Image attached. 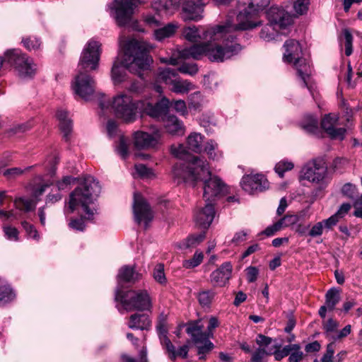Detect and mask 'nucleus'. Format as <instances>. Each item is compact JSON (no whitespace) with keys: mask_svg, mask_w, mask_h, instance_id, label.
<instances>
[{"mask_svg":"<svg viewBox=\"0 0 362 362\" xmlns=\"http://www.w3.org/2000/svg\"><path fill=\"white\" fill-rule=\"evenodd\" d=\"M100 189L99 182L93 177L87 175L79 186L70 194L69 202L70 212L81 209L83 213L81 218L71 220L69 225L71 228L82 231L85 228L83 219H93L96 210L91 206L100 193Z\"/></svg>","mask_w":362,"mask_h":362,"instance_id":"obj_4","label":"nucleus"},{"mask_svg":"<svg viewBox=\"0 0 362 362\" xmlns=\"http://www.w3.org/2000/svg\"><path fill=\"white\" fill-rule=\"evenodd\" d=\"M215 215L214 204L206 202L205 206L197 211L194 214V220L197 224L207 228L212 223Z\"/></svg>","mask_w":362,"mask_h":362,"instance_id":"obj_22","label":"nucleus"},{"mask_svg":"<svg viewBox=\"0 0 362 362\" xmlns=\"http://www.w3.org/2000/svg\"><path fill=\"white\" fill-rule=\"evenodd\" d=\"M135 170L141 177H151L153 175L151 170L143 164L135 165Z\"/></svg>","mask_w":362,"mask_h":362,"instance_id":"obj_56","label":"nucleus"},{"mask_svg":"<svg viewBox=\"0 0 362 362\" xmlns=\"http://www.w3.org/2000/svg\"><path fill=\"white\" fill-rule=\"evenodd\" d=\"M241 186L246 192L254 194L267 189L269 182L262 174L246 175L242 178Z\"/></svg>","mask_w":362,"mask_h":362,"instance_id":"obj_17","label":"nucleus"},{"mask_svg":"<svg viewBox=\"0 0 362 362\" xmlns=\"http://www.w3.org/2000/svg\"><path fill=\"white\" fill-rule=\"evenodd\" d=\"M298 221V216L294 214H287L276 221L279 228L281 230L291 226Z\"/></svg>","mask_w":362,"mask_h":362,"instance_id":"obj_39","label":"nucleus"},{"mask_svg":"<svg viewBox=\"0 0 362 362\" xmlns=\"http://www.w3.org/2000/svg\"><path fill=\"white\" fill-rule=\"evenodd\" d=\"M173 105L175 110L181 115H185L187 114L186 103L184 100H175L173 103Z\"/></svg>","mask_w":362,"mask_h":362,"instance_id":"obj_59","label":"nucleus"},{"mask_svg":"<svg viewBox=\"0 0 362 362\" xmlns=\"http://www.w3.org/2000/svg\"><path fill=\"white\" fill-rule=\"evenodd\" d=\"M334 354V344L330 343L327 346L326 353L322 356V362H332V358Z\"/></svg>","mask_w":362,"mask_h":362,"instance_id":"obj_61","label":"nucleus"},{"mask_svg":"<svg viewBox=\"0 0 362 362\" xmlns=\"http://www.w3.org/2000/svg\"><path fill=\"white\" fill-rule=\"evenodd\" d=\"M15 298V294L7 284L0 291V306L11 301Z\"/></svg>","mask_w":362,"mask_h":362,"instance_id":"obj_44","label":"nucleus"},{"mask_svg":"<svg viewBox=\"0 0 362 362\" xmlns=\"http://www.w3.org/2000/svg\"><path fill=\"white\" fill-rule=\"evenodd\" d=\"M133 210L135 221L138 223L144 222L146 228L152 221L153 214L146 201L137 192L134 194Z\"/></svg>","mask_w":362,"mask_h":362,"instance_id":"obj_15","label":"nucleus"},{"mask_svg":"<svg viewBox=\"0 0 362 362\" xmlns=\"http://www.w3.org/2000/svg\"><path fill=\"white\" fill-rule=\"evenodd\" d=\"M75 179L71 176H65L61 181H59L57 184L58 190H64L70 185Z\"/></svg>","mask_w":362,"mask_h":362,"instance_id":"obj_64","label":"nucleus"},{"mask_svg":"<svg viewBox=\"0 0 362 362\" xmlns=\"http://www.w3.org/2000/svg\"><path fill=\"white\" fill-rule=\"evenodd\" d=\"M30 168L31 167H28L25 169H21L20 168H13L5 170L4 175L8 178H16Z\"/></svg>","mask_w":362,"mask_h":362,"instance_id":"obj_55","label":"nucleus"},{"mask_svg":"<svg viewBox=\"0 0 362 362\" xmlns=\"http://www.w3.org/2000/svg\"><path fill=\"white\" fill-rule=\"evenodd\" d=\"M327 167L321 159H313L308 162L301 169L300 179L314 185H323L326 183Z\"/></svg>","mask_w":362,"mask_h":362,"instance_id":"obj_13","label":"nucleus"},{"mask_svg":"<svg viewBox=\"0 0 362 362\" xmlns=\"http://www.w3.org/2000/svg\"><path fill=\"white\" fill-rule=\"evenodd\" d=\"M164 127L167 132L172 135L180 136L184 134L185 126L178 118L174 115H168L163 119Z\"/></svg>","mask_w":362,"mask_h":362,"instance_id":"obj_25","label":"nucleus"},{"mask_svg":"<svg viewBox=\"0 0 362 362\" xmlns=\"http://www.w3.org/2000/svg\"><path fill=\"white\" fill-rule=\"evenodd\" d=\"M115 300L119 301L127 311L150 310L152 307L151 298L146 290H130L123 293L120 288H117Z\"/></svg>","mask_w":362,"mask_h":362,"instance_id":"obj_10","label":"nucleus"},{"mask_svg":"<svg viewBox=\"0 0 362 362\" xmlns=\"http://www.w3.org/2000/svg\"><path fill=\"white\" fill-rule=\"evenodd\" d=\"M310 0H293V9L298 15H303L308 11Z\"/></svg>","mask_w":362,"mask_h":362,"instance_id":"obj_48","label":"nucleus"},{"mask_svg":"<svg viewBox=\"0 0 362 362\" xmlns=\"http://www.w3.org/2000/svg\"><path fill=\"white\" fill-rule=\"evenodd\" d=\"M171 153L176 158L184 160L185 161L182 163H177L174 165L173 169V174L174 175L175 168L178 166L180 168H183L184 170L182 171V175H187L189 172V168L187 165H190L194 159L197 160H203L201 158L197 156H192L188 153L186 148L183 144H173L170 147Z\"/></svg>","mask_w":362,"mask_h":362,"instance_id":"obj_19","label":"nucleus"},{"mask_svg":"<svg viewBox=\"0 0 362 362\" xmlns=\"http://www.w3.org/2000/svg\"><path fill=\"white\" fill-rule=\"evenodd\" d=\"M180 3V0H157L153 3L152 7L155 11L170 16L178 9Z\"/></svg>","mask_w":362,"mask_h":362,"instance_id":"obj_24","label":"nucleus"},{"mask_svg":"<svg viewBox=\"0 0 362 362\" xmlns=\"http://www.w3.org/2000/svg\"><path fill=\"white\" fill-rule=\"evenodd\" d=\"M344 35L345 38V54L346 56H350L353 52V36L347 29L344 30Z\"/></svg>","mask_w":362,"mask_h":362,"instance_id":"obj_54","label":"nucleus"},{"mask_svg":"<svg viewBox=\"0 0 362 362\" xmlns=\"http://www.w3.org/2000/svg\"><path fill=\"white\" fill-rule=\"evenodd\" d=\"M294 165L292 162L288 161L287 160H282L276 163L275 166L276 173L282 177L284 176V173L286 171L291 170L293 168Z\"/></svg>","mask_w":362,"mask_h":362,"instance_id":"obj_46","label":"nucleus"},{"mask_svg":"<svg viewBox=\"0 0 362 362\" xmlns=\"http://www.w3.org/2000/svg\"><path fill=\"white\" fill-rule=\"evenodd\" d=\"M155 15L146 14L144 16V21L147 25L151 28L158 27L161 25V16H164L161 12L156 11Z\"/></svg>","mask_w":362,"mask_h":362,"instance_id":"obj_40","label":"nucleus"},{"mask_svg":"<svg viewBox=\"0 0 362 362\" xmlns=\"http://www.w3.org/2000/svg\"><path fill=\"white\" fill-rule=\"evenodd\" d=\"M117 153L123 158L125 159L129 154V144L128 140L124 136L119 137V144L116 147Z\"/></svg>","mask_w":362,"mask_h":362,"instance_id":"obj_45","label":"nucleus"},{"mask_svg":"<svg viewBox=\"0 0 362 362\" xmlns=\"http://www.w3.org/2000/svg\"><path fill=\"white\" fill-rule=\"evenodd\" d=\"M5 62L9 64L21 78L33 77L37 71V65L33 59L18 49H8L4 53Z\"/></svg>","mask_w":362,"mask_h":362,"instance_id":"obj_11","label":"nucleus"},{"mask_svg":"<svg viewBox=\"0 0 362 362\" xmlns=\"http://www.w3.org/2000/svg\"><path fill=\"white\" fill-rule=\"evenodd\" d=\"M160 342L161 344L165 347V349L168 352L170 358L171 359H175V354L176 352V350L173 344L171 343L170 340L167 337V335H163V337L160 338Z\"/></svg>","mask_w":362,"mask_h":362,"instance_id":"obj_51","label":"nucleus"},{"mask_svg":"<svg viewBox=\"0 0 362 362\" xmlns=\"http://www.w3.org/2000/svg\"><path fill=\"white\" fill-rule=\"evenodd\" d=\"M203 325H199V322L197 321L189 325L186 329L198 349L197 353L200 360H204L205 354L214 348L213 343L209 339L210 337L203 332Z\"/></svg>","mask_w":362,"mask_h":362,"instance_id":"obj_14","label":"nucleus"},{"mask_svg":"<svg viewBox=\"0 0 362 362\" xmlns=\"http://www.w3.org/2000/svg\"><path fill=\"white\" fill-rule=\"evenodd\" d=\"M177 76L178 75L176 70L167 68L159 71L156 81L157 82H163L172 86Z\"/></svg>","mask_w":362,"mask_h":362,"instance_id":"obj_31","label":"nucleus"},{"mask_svg":"<svg viewBox=\"0 0 362 362\" xmlns=\"http://www.w3.org/2000/svg\"><path fill=\"white\" fill-rule=\"evenodd\" d=\"M232 265L230 262L223 263L210 275V282L214 286H223L231 276Z\"/></svg>","mask_w":362,"mask_h":362,"instance_id":"obj_21","label":"nucleus"},{"mask_svg":"<svg viewBox=\"0 0 362 362\" xmlns=\"http://www.w3.org/2000/svg\"><path fill=\"white\" fill-rule=\"evenodd\" d=\"M194 88L195 86L192 83L177 76L172 85L171 90L175 93L185 94Z\"/></svg>","mask_w":362,"mask_h":362,"instance_id":"obj_29","label":"nucleus"},{"mask_svg":"<svg viewBox=\"0 0 362 362\" xmlns=\"http://www.w3.org/2000/svg\"><path fill=\"white\" fill-rule=\"evenodd\" d=\"M178 71L185 74L194 76L197 73L198 68L195 63H184L179 66Z\"/></svg>","mask_w":362,"mask_h":362,"instance_id":"obj_50","label":"nucleus"},{"mask_svg":"<svg viewBox=\"0 0 362 362\" xmlns=\"http://www.w3.org/2000/svg\"><path fill=\"white\" fill-rule=\"evenodd\" d=\"M218 145L214 141H210L206 144L204 151L208 155L209 158L213 160H218L221 157V152H216Z\"/></svg>","mask_w":362,"mask_h":362,"instance_id":"obj_41","label":"nucleus"},{"mask_svg":"<svg viewBox=\"0 0 362 362\" xmlns=\"http://www.w3.org/2000/svg\"><path fill=\"white\" fill-rule=\"evenodd\" d=\"M216 293L212 290H202L197 293V298L202 307H209L213 302Z\"/></svg>","mask_w":362,"mask_h":362,"instance_id":"obj_35","label":"nucleus"},{"mask_svg":"<svg viewBox=\"0 0 362 362\" xmlns=\"http://www.w3.org/2000/svg\"><path fill=\"white\" fill-rule=\"evenodd\" d=\"M170 101L166 98H163L154 105L150 103L142 102L141 109L147 115L154 118H161L163 120L169 109Z\"/></svg>","mask_w":362,"mask_h":362,"instance_id":"obj_20","label":"nucleus"},{"mask_svg":"<svg viewBox=\"0 0 362 362\" xmlns=\"http://www.w3.org/2000/svg\"><path fill=\"white\" fill-rule=\"evenodd\" d=\"M203 6L187 0L182 4V16L184 21H198L203 18Z\"/></svg>","mask_w":362,"mask_h":362,"instance_id":"obj_23","label":"nucleus"},{"mask_svg":"<svg viewBox=\"0 0 362 362\" xmlns=\"http://www.w3.org/2000/svg\"><path fill=\"white\" fill-rule=\"evenodd\" d=\"M202 142V136L196 132L191 133L187 139L188 148L195 153L201 152Z\"/></svg>","mask_w":362,"mask_h":362,"instance_id":"obj_32","label":"nucleus"},{"mask_svg":"<svg viewBox=\"0 0 362 362\" xmlns=\"http://www.w3.org/2000/svg\"><path fill=\"white\" fill-rule=\"evenodd\" d=\"M273 349H264L263 347L257 348L252 354L251 362H267V357L272 355Z\"/></svg>","mask_w":362,"mask_h":362,"instance_id":"obj_38","label":"nucleus"},{"mask_svg":"<svg viewBox=\"0 0 362 362\" xmlns=\"http://www.w3.org/2000/svg\"><path fill=\"white\" fill-rule=\"evenodd\" d=\"M21 224H22L23 229L26 232L27 235L29 238H31L35 240H39L40 235H39L37 230H36L35 227L33 225L29 223L28 222H27L25 221H23L21 223Z\"/></svg>","mask_w":362,"mask_h":362,"instance_id":"obj_49","label":"nucleus"},{"mask_svg":"<svg viewBox=\"0 0 362 362\" xmlns=\"http://www.w3.org/2000/svg\"><path fill=\"white\" fill-rule=\"evenodd\" d=\"M189 172L187 175H182L183 168L177 166L174 170V179L177 183L185 182L194 186L199 180L204 182L203 197L205 202L213 203L216 197L223 194L226 191V185L216 176H211L209 170L208 163L205 160L194 159L193 162L187 165Z\"/></svg>","mask_w":362,"mask_h":362,"instance_id":"obj_5","label":"nucleus"},{"mask_svg":"<svg viewBox=\"0 0 362 362\" xmlns=\"http://www.w3.org/2000/svg\"><path fill=\"white\" fill-rule=\"evenodd\" d=\"M204 258V255L202 252L197 251L192 258L185 260L183 262V267L186 269H192L199 265Z\"/></svg>","mask_w":362,"mask_h":362,"instance_id":"obj_42","label":"nucleus"},{"mask_svg":"<svg viewBox=\"0 0 362 362\" xmlns=\"http://www.w3.org/2000/svg\"><path fill=\"white\" fill-rule=\"evenodd\" d=\"M143 3V0H114L109 5L110 15L115 18L119 26H127L134 30L142 31L139 22L132 16L138 5Z\"/></svg>","mask_w":362,"mask_h":362,"instance_id":"obj_9","label":"nucleus"},{"mask_svg":"<svg viewBox=\"0 0 362 362\" xmlns=\"http://www.w3.org/2000/svg\"><path fill=\"white\" fill-rule=\"evenodd\" d=\"M273 339L271 337H266L263 334H258L256 338V343L259 347H263L264 349H274V346H269Z\"/></svg>","mask_w":362,"mask_h":362,"instance_id":"obj_52","label":"nucleus"},{"mask_svg":"<svg viewBox=\"0 0 362 362\" xmlns=\"http://www.w3.org/2000/svg\"><path fill=\"white\" fill-rule=\"evenodd\" d=\"M205 238V233L196 235H191L184 241L177 244L180 249H189L197 247Z\"/></svg>","mask_w":362,"mask_h":362,"instance_id":"obj_33","label":"nucleus"},{"mask_svg":"<svg viewBox=\"0 0 362 362\" xmlns=\"http://www.w3.org/2000/svg\"><path fill=\"white\" fill-rule=\"evenodd\" d=\"M142 101H134L132 97L126 93H119L112 98L110 107L116 117L126 122L135 120L137 109L141 108Z\"/></svg>","mask_w":362,"mask_h":362,"instance_id":"obj_12","label":"nucleus"},{"mask_svg":"<svg viewBox=\"0 0 362 362\" xmlns=\"http://www.w3.org/2000/svg\"><path fill=\"white\" fill-rule=\"evenodd\" d=\"M14 204L18 209L28 212L35 209L36 202L32 199L19 197L15 199Z\"/></svg>","mask_w":362,"mask_h":362,"instance_id":"obj_37","label":"nucleus"},{"mask_svg":"<svg viewBox=\"0 0 362 362\" xmlns=\"http://www.w3.org/2000/svg\"><path fill=\"white\" fill-rule=\"evenodd\" d=\"M338 322L332 318L328 319L323 323V329L327 332H332L338 327Z\"/></svg>","mask_w":362,"mask_h":362,"instance_id":"obj_63","label":"nucleus"},{"mask_svg":"<svg viewBox=\"0 0 362 362\" xmlns=\"http://www.w3.org/2000/svg\"><path fill=\"white\" fill-rule=\"evenodd\" d=\"M4 232L7 239L16 241L18 240V231L16 228L4 226Z\"/></svg>","mask_w":362,"mask_h":362,"instance_id":"obj_57","label":"nucleus"},{"mask_svg":"<svg viewBox=\"0 0 362 362\" xmlns=\"http://www.w3.org/2000/svg\"><path fill=\"white\" fill-rule=\"evenodd\" d=\"M300 126L302 129L310 134H316L318 131L317 119L312 115L305 116L303 119Z\"/></svg>","mask_w":362,"mask_h":362,"instance_id":"obj_34","label":"nucleus"},{"mask_svg":"<svg viewBox=\"0 0 362 362\" xmlns=\"http://www.w3.org/2000/svg\"><path fill=\"white\" fill-rule=\"evenodd\" d=\"M139 278V274L134 271V267H122L119 272L117 279L120 282H134Z\"/></svg>","mask_w":362,"mask_h":362,"instance_id":"obj_30","label":"nucleus"},{"mask_svg":"<svg viewBox=\"0 0 362 362\" xmlns=\"http://www.w3.org/2000/svg\"><path fill=\"white\" fill-rule=\"evenodd\" d=\"M24 47L29 51H36L41 46L40 39L34 37H26L23 40Z\"/></svg>","mask_w":362,"mask_h":362,"instance_id":"obj_47","label":"nucleus"},{"mask_svg":"<svg viewBox=\"0 0 362 362\" xmlns=\"http://www.w3.org/2000/svg\"><path fill=\"white\" fill-rule=\"evenodd\" d=\"M151 325L149 317L145 314H134L129 317L128 327L133 329H148Z\"/></svg>","mask_w":362,"mask_h":362,"instance_id":"obj_26","label":"nucleus"},{"mask_svg":"<svg viewBox=\"0 0 362 362\" xmlns=\"http://www.w3.org/2000/svg\"><path fill=\"white\" fill-rule=\"evenodd\" d=\"M269 23L261 30L259 36L265 41L275 39L278 35H284V31L293 23L292 16L285 10L272 6L267 12Z\"/></svg>","mask_w":362,"mask_h":362,"instance_id":"obj_7","label":"nucleus"},{"mask_svg":"<svg viewBox=\"0 0 362 362\" xmlns=\"http://www.w3.org/2000/svg\"><path fill=\"white\" fill-rule=\"evenodd\" d=\"M219 322L217 317L211 316L209 320V325L207 327V332H204L209 337H213V330L218 327Z\"/></svg>","mask_w":362,"mask_h":362,"instance_id":"obj_62","label":"nucleus"},{"mask_svg":"<svg viewBox=\"0 0 362 362\" xmlns=\"http://www.w3.org/2000/svg\"><path fill=\"white\" fill-rule=\"evenodd\" d=\"M246 276L248 282H254L259 275V270L255 267H249L246 269Z\"/></svg>","mask_w":362,"mask_h":362,"instance_id":"obj_60","label":"nucleus"},{"mask_svg":"<svg viewBox=\"0 0 362 362\" xmlns=\"http://www.w3.org/2000/svg\"><path fill=\"white\" fill-rule=\"evenodd\" d=\"M269 4V0H252L247 8L241 11L237 16V24L233 23V20L228 17L224 23L209 26L201 33L199 28L194 25L186 27L182 34L185 38L192 42L199 40H209L210 42L228 41L235 39L233 33L236 30H247L253 29L262 24L257 20L259 11H262Z\"/></svg>","mask_w":362,"mask_h":362,"instance_id":"obj_1","label":"nucleus"},{"mask_svg":"<svg viewBox=\"0 0 362 362\" xmlns=\"http://www.w3.org/2000/svg\"><path fill=\"white\" fill-rule=\"evenodd\" d=\"M161 134L158 129L151 134L145 132H136L134 135V144L138 149H148L156 147L160 139Z\"/></svg>","mask_w":362,"mask_h":362,"instance_id":"obj_18","label":"nucleus"},{"mask_svg":"<svg viewBox=\"0 0 362 362\" xmlns=\"http://www.w3.org/2000/svg\"><path fill=\"white\" fill-rule=\"evenodd\" d=\"M153 279L160 284H165L167 282L164 272V264L159 263L156 264L153 272Z\"/></svg>","mask_w":362,"mask_h":362,"instance_id":"obj_43","label":"nucleus"},{"mask_svg":"<svg viewBox=\"0 0 362 362\" xmlns=\"http://www.w3.org/2000/svg\"><path fill=\"white\" fill-rule=\"evenodd\" d=\"M325 305L329 310H334L340 300L339 291L336 288L329 289L325 295Z\"/></svg>","mask_w":362,"mask_h":362,"instance_id":"obj_36","label":"nucleus"},{"mask_svg":"<svg viewBox=\"0 0 362 362\" xmlns=\"http://www.w3.org/2000/svg\"><path fill=\"white\" fill-rule=\"evenodd\" d=\"M284 47L285 49L283 55L284 62L293 64L303 86L308 87L311 67L308 60L303 57L300 43L295 40L290 39L285 42Z\"/></svg>","mask_w":362,"mask_h":362,"instance_id":"obj_8","label":"nucleus"},{"mask_svg":"<svg viewBox=\"0 0 362 362\" xmlns=\"http://www.w3.org/2000/svg\"><path fill=\"white\" fill-rule=\"evenodd\" d=\"M322 129L334 139L342 140L344 138L346 129L339 127V117L335 114L326 115L321 121Z\"/></svg>","mask_w":362,"mask_h":362,"instance_id":"obj_16","label":"nucleus"},{"mask_svg":"<svg viewBox=\"0 0 362 362\" xmlns=\"http://www.w3.org/2000/svg\"><path fill=\"white\" fill-rule=\"evenodd\" d=\"M178 28V23H170L163 28L155 30L153 33L154 37L158 41L170 37L175 33Z\"/></svg>","mask_w":362,"mask_h":362,"instance_id":"obj_28","label":"nucleus"},{"mask_svg":"<svg viewBox=\"0 0 362 362\" xmlns=\"http://www.w3.org/2000/svg\"><path fill=\"white\" fill-rule=\"evenodd\" d=\"M119 45L123 49L122 59L117 58L112 67L111 78L115 85H118L127 79L126 70L141 76V72L148 70L153 60L148 54L153 48L144 41L131 39L125 40L120 36Z\"/></svg>","mask_w":362,"mask_h":362,"instance_id":"obj_2","label":"nucleus"},{"mask_svg":"<svg viewBox=\"0 0 362 362\" xmlns=\"http://www.w3.org/2000/svg\"><path fill=\"white\" fill-rule=\"evenodd\" d=\"M100 54L101 44L93 39L86 43L81 52L71 88L75 95L85 100H89L95 93V81L88 72L98 69Z\"/></svg>","mask_w":362,"mask_h":362,"instance_id":"obj_3","label":"nucleus"},{"mask_svg":"<svg viewBox=\"0 0 362 362\" xmlns=\"http://www.w3.org/2000/svg\"><path fill=\"white\" fill-rule=\"evenodd\" d=\"M279 345H274L273 353L272 354L274 356V358L276 361H280L283 358L289 356L290 351L286 346L283 347L282 349H279Z\"/></svg>","mask_w":362,"mask_h":362,"instance_id":"obj_53","label":"nucleus"},{"mask_svg":"<svg viewBox=\"0 0 362 362\" xmlns=\"http://www.w3.org/2000/svg\"><path fill=\"white\" fill-rule=\"evenodd\" d=\"M204 41L180 49L179 57L184 59L192 58L199 60L205 56L211 62H219L231 58L241 49L239 44L233 43V40L231 42V38L228 41L221 40L223 45L213 44L214 42L209 40Z\"/></svg>","mask_w":362,"mask_h":362,"instance_id":"obj_6","label":"nucleus"},{"mask_svg":"<svg viewBox=\"0 0 362 362\" xmlns=\"http://www.w3.org/2000/svg\"><path fill=\"white\" fill-rule=\"evenodd\" d=\"M323 222L316 223L310 230L308 231V235L312 238L320 236L323 233Z\"/></svg>","mask_w":362,"mask_h":362,"instance_id":"obj_58","label":"nucleus"},{"mask_svg":"<svg viewBox=\"0 0 362 362\" xmlns=\"http://www.w3.org/2000/svg\"><path fill=\"white\" fill-rule=\"evenodd\" d=\"M56 117L59 122V127L64 137L68 140L72 130V122L69 117L68 112L63 109H59L56 113Z\"/></svg>","mask_w":362,"mask_h":362,"instance_id":"obj_27","label":"nucleus"}]
</instances>
